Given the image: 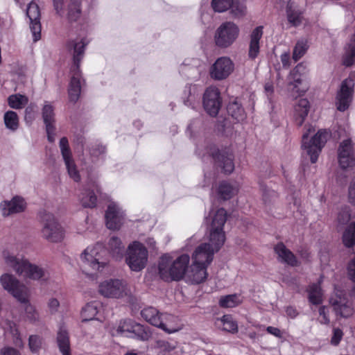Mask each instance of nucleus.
I'll use <instances>...</instances> for the list:
<instances>
[{
    "instance_id": "obj_1",
    "label": "nucleus",
    "mask_w": 355,
    "mask_h": 355,
    "mask_svg": "<svg viewBox=\"0 0 355 355\" xmlns=\"http://www.w3.org/2000/svg\"><path fill=\"white\" fill-rule=\"evenodd\" d=\"M87 44V42L84 39L71 40L67 44V48L73 58V65L71 68L72 76L68 89L69 101L73 103L78 100L81 92L80 63L83 58Z\"/></svg>"
},
{
    "instance_id": "obj_2",
    "label": "nucleus",
    "mask_w": 355,
    "mask_h": 355,
    "mask_svg": "<svg viewBox=\"0 0 355 355\" xmlns=\"http://www.w3.org/2000/svg\"><path fill=\"white\" fill-rule=\"evenodd\" d=\"M5 262L18 275L25 278L33 280H46L49 277V274L45 268L33 264L27 259H19L15 256L8 254L5 257Z\"/></svg>"
},
{
    "instance_id": "obj_3",
    "label": "nucleus",
    "mask_w": 355,
    "mask_h": 355,
    "mask_svg": "<svg viewBox=\"0 0 355 355\" xmlns=\"http://www.w3.org/2000/svg\"><path fill=\"white\" fill-rule=\"evenodd\" d=\"M314 131L315 130L313 127H309L306 132L302 135V148L306 150L312 163L317 162L318 155L329 136L327 130H320L309 140V134Z\"/></svg>"
},
{
    "instance_id": "obj_4",
    "label": "nucleus",
    "mask_w": 355,
    "mask_h": 355,
    "mask_svg": "<svg viewBox=\"0 0 355 355\" xmlns=\"http://www.w3.org/2000/svg\"><path fill=\"white\" fill-rule=\"evenodd\" d=\"M148 252L139 241H133L128 246L125 262L132 271L139 272L147 265Z\"/></svg>"
},
{
    "instance_id": "obj_5",
    "label": "nucleus",
    "mask_w": 355,
    "mask_h": 355,
    "mask_svg": "<svg viewBox=\"0 0 355 355\" xmlns=\"http://www.w3.org/2000/svg\"><path fill=\"white\" fill-rule=\"evenodd\" d=\"M42 227V236L51 243H58L63 240L64 230L55 219V216L46 211L40 213Z\"/></svg>"
},
{
    "instance_id": "obj_6",
    "label": "nucleus",
    "mask_w": 355,
    "mask_h": 355,
    "mask_svg": "<svg viewBox=\"0 0 355 355\" xmlns=\"http://www.w3.org/2000/svg\"><path fill=\"white\" fill-rule=\"evenodd\" d=\"M98 291L101 295L107 298L126 297L129 302L134 300L128 284L119 279H110L101 282L98 286Z\"/></svg>"
},
{
    "instance_id": "obj_7",
    "label": "nucleus",
    "mask_w": 355,
    "mask_h": 355,
    "mask_svg": "<svg viewBox=\"0 0 355 355\" xmlns=\"http://www.w3.org/2000/svg\"><path fill=\"white\" fill-rule=\"evenodd\" d=\"M239 33V27L233 22L223 23L216 30L214 40L216 44L220 48L231 46Z\"/></svg>"
},
{
    "instance_id": "obj_8",
    "label": "nucleus",
    "mask_w": 355,
    "mask_h": 355,
    "mask_svg": "<svg viewBox=\"0 0 355 355\" xmlns=\"http://www.w3.org/2000/svg\"><path fill=\"white\" fill-rule=\"evenodd\" d=\"M2 287L20 302L27 301L28 288L13 275L4 273L0 277Z\"/></svg>"
},
{
    "instance_id": "obj_9",
    "label": "nucleus",
    "mask_w": 355,
    "mask_h": 355,
    "mask_svg": "<svg viewBox=\"0 0 355 355\" xmlns=\"http://www.w3.org/2000/svg\"><path fill=\"white\" fill-rule=\"evenodd\" d=\"M223 245H218V241H210L200 245L192 255L193 263L207 267L213 260L214 253L217 252Z\"/></svg>"
},
{
    "instance_id": "obj_10",
    "label": "nucleus",
    "mask_w": 355,
    "mask_h": 355,
    "mask_svg": "<svg viewBox=\"0 0 355 355\" xmlns=\"http://www.w3.org/2000/svg\"><path fill=\"white\" fill-rule=\"evenodd\" d=\"M329 303L337 316L347 318L354 313L352 304L343 291L335 290L329 299Z\"/></svg>"
},
{
    "instance_id": "obj_11",
    "label": "nucleus",
    "mask_w": 355,
    "mask_h": 355,
    "mask_svg": "<svg viewBox=\"0 0 355 355\" xmlns=\"http://www.w3.org/2000/svg\"><path fill=\"white\" fill-rule=\"evenodd\" d=\"M101 248V245H97L94 248H87L82 253L80 258L82 261L83 272L87 275H92L93 273L88 270L91 268L93 270H101L104 268L107 263L101 261L98 256V251Z\"/></svg>"
},
{
    "instance_id": "obj_12",
    "label": "nucleus",
    "mask_w": 355,
    "mask_h": 355,
    "mask_svg": "<svg viewBox=\"0 0 355 355\" xmlns=\"http://www.w3.org/2000/svg\"><path fill=\"white\" fill-rule=\"evenodd\" d=\"M227 220V212L223 208L218 209L212 218L209 227L210 241H218V245H223L225 235L223 226Z\"/></svg>"
},
{
    "instance_id": "obj_13",
    "label": "nucleus",
    "mask_w": 355,
    "mask_h": 355,
    "mask_svg": "<svg viewBox=\"0 0 355 355\" xmlns=\"http://www.w3.org/2000/svg\"><path fill=\"white\" fill-rule=\"evenodd\" d=\"M354 87V81L351 76L342 82L336 95V104L338 110L344 112L348 109L352 100Z\"/></svg>"
},
{
    "instance_id": "obj_14",
    "label": "nucleus",
    "mask_w": 355,
    "mask_h": 355,
    "mask_svg": "<svg viewBox=\"0 0 355 355\" xmlns=\"http://www.w3.org/2000/svg\"><path fill=\"white\" fill-rule=\"evenodd\" d=\"M234 69V64L230 58L220 57L211 66L209 74L214 80H223L226 79Z\"/></svg>"
},
{
    "instance_id": "obj_15",
    "label": "nucleus",
    "mask_w": 355,
    "mask_h": 355,
    "mask_svg": "<svg viewBox=\"0 0 355 355\" xmlns=\"http://www.w3.org/2000/svg\"><path fill=\"white\" fill-rule=\"evenodd\" d=\"M220 92L215 87H208L203 96V106L205 111L211 116H216L220 108Z\"/></svg>"
},
{
    "instance_id": "obj_16",
    "label": "nucleus",
    "mask_w": 355,
    "mask_h": 355,
    "mask_svg": "<svg viewBox=\"0 0 355 355\" xmlns=\"http://www.w3.org/2000/svg\"><path fill=\"white\" fill-rule=\"evenodd\" d=\"M338 151V163L343 169L352 168L355 166V157L350 139L343 141Z\"/></svg>"
},
{
    "instance_id": "obj_17",
    "label": "nucleus",
    "mask_w": 355,
    "mask_h": 355,
    "mask_svg": "<svg viewBox=\"0 0 355 355\" xmlns=\"http://www.w3.org/2000/svg\"><path fill=\"white\" fill-rule=\"evenodd\" d=\"M26 15L30 19V29L33 41L37 42L41 38L40 10L38 5L31 2L26 10Z\"/></svg>"
},
{
    "instance_id": "obj_18",
    "label": "nucleus",
    "mask_w": 355,
    "mask_h": 355,
    "mask_svg": "<svg viewBox=\"0 0 355 355\" xmlns=\"http://www.w3.org/2000/svg\"><path fill=\"white\" fill-rule=\"evenodd\" d=\"M106 225L108 229L118 230L123 221V212L114 202H110L105 212Z\"/></svg>"
},
{
    "instance_id": "obj_19",
    "label": "nucleus",
    "mask_w": 355,
    "mask_h": 355,
    "mask_svg": "<svg viewBox=\"0 0 355 355\" xmlns=\"http://www.w3.org/2000/svg\"><path fill=\"white\" fill-rule=\"evenodd\" d=\"M26 208V202L24 198L16 196L10 200H5L0 204V209L3 216L21 213Z\"/></svg>"
},
{
    "instance_id": "obj_20",
    "label": "nucleus",
    "mask_w": 355,
    "mask_h": 355,
    "mask_svg": "<svg viewBox=\"0 0 355 355\" xmlns=\"http://www.w3.org/2000/svg\"><path fill=\"white\" fill-rule=\"evenodd\" d=\"M301 67L302 66L297 65L291 71L288 77V91L293 98L303 95L307 89L306 87H301L302 80L300 76L298 74Z\"/></svg>"
},
{
    "instance_id": "obj_21",
    "label": "nucleus",
    "mask_w": 355,
    "mask_h": 355,
    "mask_svg": "<svg viewBox=\"0 0 355 355\" xmlns=\"http://www.w3.org/2000/svg\"><path fill=\"white\" fill-rule=\"evenodd\" d=\"M175 259L168 254L162 255L158 261V275L165 282L173 281Z\"/></svg>"
},
{
    "instance_id": "obj_22",
    "label": "nucleus",
    "mask_w": 355,
    "mask_h": 355,
    "mask_svg": "<svg viewBox=\"0 0 355 355\" xmlns=\"http://www.w3.org/2000/svg\"><path fill=\"white\" fill-rule=\"evenodd\" d=\"M212 156L215 162L223 169L225 173L230 174L234 171V156L231 152L221 150L216 154L212 153Z\"/></svg>"
},
{
    "instance_id": "obj_23",
    "label": "nucleus",
    "mask_w": 355,
    "mask_h": 355,
    "mask_svg": "<svg viewBox=\"0 0 355 355\" xmlns=\"http://www.w3.org/2000/svg\"><path fill=\"white\" fill-rule=\"evenodd\" d=\"M286 12L287 20L292 26L297 27L302 24L303 12L297 2L293 0L288 1Z\"/></svg>"
},
{
    "instance_id": "obj_24",
    "label": "nucleus",
    "mask_w": 355,
    "mask_h": 355,
    "mask_svg": "<svg viewBox=\"0 0 355 355\" xmlns=\"http://www.w3.org/2000/svg\"><path fill=\"white\" fill-rule=\"evenodd\" d=\"M207 267L192 263L190 270L186 272V277L189 282L193 284H198L207 278Z\"/></svg>"
},
{
    "instance_id": "obj_25",
    "label": "nucleus",
    "mask_w": 355,
    "mask_h": 355,
    "mask_svg": "<svg viewBox=\"0 0 355 355\" xmlns=\"http://www.w3.org/2000/svg\"><path fill=\"white\" fill-rule=\"evenodd\" d=\"M160 319L161 324L158 325L157 328L161 329L164 331L168 334H173L181 329L177 317L167 313H162Z\"/></svg>"
},
{
    "instance_id": "obj_26",
    "label": "nucleus",
    "mask_w": 355,
    "mask_h": 355,
    "mask_svg": "<svg viewBox=\"0 0 355 355\" xmlns=\"http://www.w3.org/2000/svg\"><path fill=\"white\" fill-rule=\"evenodd\" d=\"M310 105L306 98H300L294 105L293 117L296 124L301 126L308 115Z\"/></svg>"
},
{
    "instance_id": "obj_27",
    "label": "nucleus",
    "mask_w": 355,
    "mask_h": 355,
    "mask_svg": "<svg viewBox=\"0 0 355 355\" xmlns=\"http://www.w3.org/2000/svg\"><path fill=\"white\" fill-rule=\"evenodd\" d=\"M189 260V256L187 254H182L175 259L173 281H180L186 275Z\"/></svg>"
},
{
    "instance_id": "obj_28",
    "label": "nucleus",
    "mask_w": 355,
    "mask_h": 355,
    "mask_svg": "<svg viewBox=\"0 0 355 355\" xmlns=\"http://www.w3.org/2000/svg\"><path fill=\"white\" fill-rule=\"evenodd\" d=\"M278 259L282 263H287L291 266L297 265V260L294 254L288 250L283 243H279L274 247Z\"/></svg>"
},
{
    "instance_id": "obj_29",
    "label": "nucleus",
    "mask_w": 355,
    "mask_h": 355,
    "mask_svg": "<svg viewBox=\"0 0 355 355\" xmlns=\"http://www.w3.org/2000/svg\"><path fill=\"white\" fill-rule=\"evenodd\" d=\"M56 341L62 355H71L69 336L66 327L63 324L59 327Z\"/></svg>"
},
{
    "instance_id": "obj_30",
    "label": "nucleus",
    "mask_w": 355,
    "mask_h": 355,
    "mask_svg": "<svg viewBox=\"0 0 355 355\" xmlns=\"http://www.w3.org/2000/svg\"><path fill=\"white\" fill-rule=\"evenodd\" d=\"M263 28L262 26H257L250 34L248 56L251 59L257 58L259 53V40L263 35Z\"/></svg>"
},
{
    "instance_id": "obj_31",
    "label": "nucleus",
    "mask_w": 355,
    "mask_h": 355,
    "mask_svg": "<svg viewBox=\"0 0 355 355\" xmlns=\"http://www.w3.org/2000/svg\"><path fill=\"white\" fill-rule=\"evenodd\" d=\"M162 312L153 306H147L141 311V317L149 324L156 327L161 324Z\"/></svg>"
},
{
    "instance_id": "obj_32",
    "label": "nucleus",
    "mask_w": 355,
    "mask_h": 355,
    "mask_svg": "<svg viewBox=\"0 0 355 355\" xmlns=\"http://www.w3.org/2000/svg\"><path fill=\"white\" fill-rule=\"evenodd\" d=\"M101 308V305L98 302H92L87 304L81 311L83 322L94 320Z\"/></svg>"
},
{
    "instance_id": "obj_33",
    "label": "nucleus",
    "mask_w": 355,
    "mask_h": 355,
    "mask_svg": "<svg viewBox=\"0 0 355 355\" xmlns=\"http://www.w3.org/2000/svg\"><path fill=\"white\" fill-rule=\"evenodd\" d=\"M108 249L112 257L116 259H121L125 251L124 245L117 236L110 238L108 242Z\"/></svg>"
},
{
    "instance_id": "obj_34",
    "label": "nucleus",
    "mask_w": 355,
    "mask_h": 355,
    "mask_svg": "<svg viewBox=\"0 0 355 355\" xmlns=\"http://www.w3.org/2000/svg\"><path fill=\"white\" fill-rule=\"evenodd\" d=\"M42 116L45 125H55V107L49 101H44L42 108Z\"/></svg>"
},
{
    "instance_id": "obj_35",
    "label": "nucleus",
    "mask_w": 355,
    "mask_h": 355,
    "mask_svg": "<svg viewBox=\"0 0 355 355\" xmlns=\"http://www.w3.org/2000/svg\"><path fill=\"white\" fill-rule=\"evenodd\" d=\"M67 18L69 21H77L81 14L80 0H70L67 3Z\"/></svg>"
},
{
    "instance_id": "obj_36",
    "label": "nucleus",
    "mask_w": 355,
    "mask_h": 355,
    "mask_svg": "<svg viewBox=\"0 0 355 355\" xmlns=\"http://www.w3.org/2000/svg\"><path fill=\"white\" fill-rule=\"evenodd\" d=\"M79 200L83 207L93 208L96 205L97 198L92 190L85 188L79 195Z\"/></svg>"
},
{
    "instance_id": "obj_37",
    "label": "nucleus",
    "mask_w": 355,
    "mask_h": 355,
    "mask_svg": "<svg viewBox=\"0 0 355 355\" xmlns=\"http://www.w3.org/2000/svg\"><path fill=\"white\" fill-rule=\"evenodd\" d=\"M227 112L232 118L239 122L243 121L246 117L241 104L237 100L230 103L227 107Z\"/></svg>"
},
{
    "instance_id": "obj_38",
    "label": "nucleus",
    "mask_w": 355,
    "mask_h": 355,
    "mask_svg": "<svg viewBox=\"0 0 355 355\" xmlns=\"http://www.w3.org/2000/svg\"><path fill=\"white\" fill-rule=\"evenodd\" d=\"M320 281L317 284H313L309 286V300L313 304H320L322 302V292L320 288Z\"/></svg>"
},
{
    "instance_id": "obj_39",
    "label": "nucleus",
    "mask_w": 355,
    "mask_h": 355,
    "mask_svg": "<svg viewBox=\"0 0 355 355\" xmlns=\"http://www.w3.org/2000/svg\"><path fill=\"white\" fill-rule=\"evenodd\" d=\"M237 192V187L226 182H221L218 187V195L223 200L230 199L236 195Z\"/></svg>"
},
{
    "instance_id": "obj_40",
    "label": "nucleus",
    "mask_w": 355,
    "mask_h": 355,
    "mask_svg": "<svg viewBox=\"0 0 355 355\" xmlns=\"http://www.w3.org/2000/svg\"><path fill=\"white\" fill-rule=\"evenodd\" d=\"M231 13L235 17H241L246 14L245 0H232L230 3Z\"/></svg>"
},
{
    "instance_id": "obj_41",
    "label": "nucleus",
    "mask_w": 355,
    "mask_h": 355,
    "mask_svg": "<svg viewBox=\"0 0 355 355\" xmlns=\"http://www.w3.org/2000/svg\"><path fill=\"white\" fill-rule=\"evenodd\" d=\"M241 302L240 295L232 294L221 297L219 300V305L223 308H232L238 306Z\"/></svg>"
},
{
    "instance_id": "obj_42",
    "label": "nucleus",
    "mask_w": 355,
    "mask_h": 355,
    "mask_svg": "<svg viewBox=\"0 0 355 355\" xmlns=\"http://www.w3.org/2000/svg\"><path fill=\"white\" fill-rule=\"evenodd\" d=\"M4 123L6 127L15 131L19 127V118L17 114L14 111H8L4 114Z\"/></svg>"
},
{
    "instance_id": "obj_43",
    "label": "nucleus",
    "mask_w": 355,
    "mask_h": 355,
    "mask_svg": "<svg viewBox=\"0 0 355 355\" xmlns=\"http://www.w3.org/2000/svg\"><path fill=\"white\" fill-rule=\"evenodd\" d=\"M308 48L309 44L306 39L302 38L299 40L293 49V59L295 61L300 60L305 54Z\"/></svg>"
},
{
    "instance_id": "obj_44",
    "label": "nucleus",
    "mask_w": 355,
    "mask_h": 355,
    "mask_svg": "<svg viewBox=\"0 0 355 355\" xmlns=\"http://www.w3.org/2000/svg\"><path fill=\"white\" fill-rule=\"evenodd\" d=\"M8 105L13 109H21L28 102V98L19 94L11 95L8 98Z\"/></svg>"
},
{
    "instance_id": "obj_45",
    "label": "nucleus",
    "mask_w": 355,
    "mask_h": 355,
    "mask_svg": "<svg viewBox=\"0 0 355 355\" xmlns=\"http://www.w3.org/2000/svg\"><path fill=\"white\" fill-rule=\"evenodd\" d=\"M343 241L347 248L355 245V223H351L346 229L343 236Z\"/></svg>"
},
{
    "instance_id": "obj_46",
    "label": "nucleus",
    "mask_w": 355,
    "mask_h": 355,
    "mask_svg": "<svg viewBox=\"0 0 355 355\" xmlns=\"http://www.w3.org/2000/svg\"><path fill=\"white\" fill-rule=\"evenodd\" d=\"M218 320L222 323L223 330L233 334L238 331L237 322L230 315H225Z\"/></svg>"
},
{
    "instance_id": "obj_47",
    "label": "nucleus",
    "mask_w": 355,
    "mask_h": 355,
    "mask_svg": "<svg viewBox=\"0 0 355 355\" xmlns=\"http://www.w3.org/2000/svg\"><path fill=\"white\" fill-rule=\"evenodd\" d=\"M150 336V334L145 329L143 325L136 322L133 324L132 332L130 337L136 338L141 340H148Z\"/></svg>"
},
{
    "instance_id": "obj_48",
    "label": "nucleus",
    "mask_w": 355,
    "mask_h": 355,
    "mask_svg": "<svg viewBox=\"0 0 355 355\" xmlns=\"http://www.w3.org/2000/svg\"><path fill=\"white\" fill-rule=\"evenodd\" d=\"M135 323V321L130 319L121 321L116 328V333L130 337L132 332L133 324Z\"/></svg>"
},
{
    "instance_id": "obj_49",
    "label": "nucleus",
    "mask_w": 355,
    "mask_h": 355,
    "mask_svg": "<svg viewBox=\"0 0 355 355\" xmlns=\"http://www.w3.org/2000/svg\"><path fill=\"white\" fill-rule=\"evenodd\" d=\"M64 162L69 176L75 182H79L80 180V176L72 157L69 159H64Z\"/></svg>"
},
{
    "instance_id": "obj_50",
    "label": "nucleus",
    "mask_w": 355,
    "mask_h": 355,
    "mask_svg": "<svg viewBox=\"0 0 355 355\" xmlns=\"http://www.w3.org/2000/svg\"><path fill=\"white\" fill-rule=\"evenodd\" d=\"M260 188L262 191L263 200L265 204H269L277 197V193L268 186L260 184Z\"/></svg>"
},
{
    "instance_id": "obj_51",
    "label": "nucleus",
    "mask_w": 355,
    "mask_h": 355,
    "mask_svg": "<svg viewBox=\"0 0 355 355\" xmlns=\"http://www.w3.org/2000/svg\"><path fill=\"white\" fill-rule=\"evenodd\" d=\"M351 219V214L350 209L347 206H344L340 208L338 214V223L340 225H345L347 224Z\"/></svg>"
},
{
    "instance_id": "obj_52",
    "label": "nucleus",
    "mask_w": 355,
    "mask_h": 355,
    "mask_svg": "<svg viewBox=\"0 0 355 355\" xmlns=\"http://www.w3.org/2000/svg\"><path fill=\"white\" fill-rule=\"evenodd\" d=\"M232 0H212L211 6L214 11L223 12L230 7Z\"/></svg>"
},
{
    "instance_id": "obj_53",
    "label": "nucleus",
    "mask_w": 355,
    "mask_h": 355,
    "mask_svg": "<svg viewBox=\"0 0 355 355\" xmlns=\"http://www.w3.org/2000/svg\"><path fill=\"white\" fill-rule=\"evenodd\" d=\"M59 146L63 159H69L72 157L67 137H64L60 139Z\"/></svg>"
},
{
    "instance_id": "obj_54",
    "label": "nucleus",
    "mask_w": 355,
    "mask_h": 355,
    "mask_svg": "<svg viewBox=\"0 0 355 355\" xmlns=\"http://www.w3.org/2000/svg\"><path fill=\"white\" fill-rule=\"evenodd\" d=\"M37 111V105L35 103H31L25 109L24 119L26 123H31L35 119Z\"/></svg>"
},
{
    "instance_id": "obj_55",
    "label": "nucleus",
    "mask_w": 355,
    "mask_h": 355,
    "mask_svg": "<svg viewBox=\"0 0 355 355\" xmlns=\"http://www.w3.org/2000/svg\"><path fill=\"white\" fill-rule=\"evenodd\" d=\"M28 297V294L27 293V298ZM24 304V310L26 314V317L28 320L33 321L35 320L37 318V314L35 311V309L33 306L28 303V300L26 302H21Z\"/></svg>"
},
{
    "instance_id": "obj_56",
    "label": "nucleus",
    "mask_w": 355,
    "mask_h": 355,
    "mask_svg": "<svg viewBox=\"0 0 355 355\" xmlns=\"http://www.w3.org/2000/svg\"><path fill=\"white\" fill-rule=\"evenodd\" d=\"M28 345L32 352L35 353L39 351L42 345V340L37 336H31L29 337Z\"/></svg>"
},
{
    "instance_id": "obj_57",
    "label": "nucleus",
    "mask_w": 355,
    "mask_h": 355,
    "mask_svg": "<svg viewBox=\"0 0 355 355\" xmlns=\"http://www.w3.org/2000/svg\"><path fill=\"white\" fill-rule=\"evenodd\" d=\"M105 152V147L99 144H93L89 149L90 155L96 157H98V156L104 154Z\"/></svg>"
},
{
    "instance_id": "obj_58",
    "label": "nucleus",
    "mask_w": 355,
    "mask_h": 355,
    "mask_svg": "<svg viewBox=\"0 0 355 355\" xmlns=\"http://www.w3.org/2000/svg\"><path fill=\"white\" fill-rule=\"evenodd\" d=\"M53 6L56 14L63 17L65 12L64 0H53Z\"/></svg>"
},
{
    "instance_id": "obj_59",
    "label": "nucleus",
    "mask_w": 355,
    "mask_h": 355,
    "mask_svg": "<svg viewBox=\"0 0 355 355\" xmlns=\"http://www.w3.org/2000/svg\"><path fill=\"white\" fill-rule=\"evenodd\" d=\"M343 336V331L338 329H334L333 336L331 339V343L334 345H338Z\"/></svg>"
},
{
    "instance_id": "obj_60",
    "label": "nucleus",
    "mask_w": 355,
    "mask_h": 355,
    "mask_svg": "<svg viewBox=\"0 0 355 355\" xmlns=\"http://www.w3.org/2000/svg\"><path fill=\"white\" fill-rule=\"evenodd\" d=\"M60 306L59 301L54 297L49 299L48 302L49 311L51 314L55 313L58 311Z\"/></svg>"
},
{
    "instance_id": "obj_61",
    "label": "nucleus",
    "mask_w": 355,
    "mask_h": 355,
    "mask_svg": "<svg viewBox=\"0 0 355 355\" xmlns=\"http://www.w3.org/2000/svg\"><path fill=\"white\" fill-rule=\"evenodd\" d=\"M157 346L163 352H170L175 348V346L174 345H172L171 343L164 340L158 341Z\"/></svg>"
},
{
    "instance_id": "obj_62",
    "label": "nucleus",
    "mask_w": 355,
    "mask_h": 355,
    "mask_svg": "<svg viewBox=\"0 0 355 355\" xmlns=\"http://www.w3.org/2000/svg\"><path fill=\"white\" fill-rule=\"evenodd\" d=\"M319 314H320V318L319 321L321 324H329V319L327 315V308L325 306H321L319 309Z\"/></svg>"
},
{
    "instance_id": "obj_63",
    "label": "nucleus",
    "mask_w": 355,
    "mask_h": 355,
    "mask_svg": "<svg viewBox=\"0 0 355 355\" xmlns=\"http://www.w3.org/2000/svg\"><path fill=\"white\" fill-rule=\"evenodd\" d=\"M46 132L47 134V139L48 141L51 143L54 142L55 141V125H45Z\"/></svg>"
},
{
    "instance_id": "obj_64",
    "label": "nucleus",
    "mask_w": 355,
    "mask_h": 355,
    "mask_svg": "<svg viewBox=\"0 0 355 355\" xmlns=\"http://www.w3.org/2000/svg\"><path fill=\"white\" fill-rule=\"evenodd\" d=\"M348 196L349 202L355 205V179L350 183L348 190Z\"/></svg>"
}]
</instances>
